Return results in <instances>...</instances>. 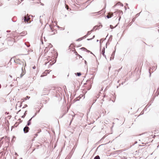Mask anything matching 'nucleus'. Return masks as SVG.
<instances>
[{"label": "nucleus", "mask_w": 159, "mask_h": 159, "mask_svg": "<svg viewBox=\"0 0 159 159\" xmlns=\"http://www.w3.org/2000/svg\"><path fill=\"white\" fill-rule=\"evenodd\" d=\"M116 5H120L121 6L123 7V4L122 3H120V2H118L117 3L116 5L113 6L112 7L113 8H114L116 6Z\"/></svg>", "instance_id": "obj_7"}, {"label": "nucleus", "mask_w": 159, "mask_h": 159, "mask_svg": "<svg viewBox=\"0 0 159 159\" xmlns=\"http://www.w3.org/2000/svg\"><path fill=\"white\" fill-rule=\"evenodd\" d=\"M106 45H107V44H106ZM107 45L106 46V48H107Z\"/></svg>", "instance_id": "obj_51"}, {"label": "nucleus", "mask_w": 159, "mask_h": 159, "mask_svg": "<svg viewBox=\"0 0 159 159\" xmlns=\"http://www.w3.org/2000/svg\"><path fill=\"white\" fill-rule=\"evenodd\" d=\"M120 16V17H119V20H120V18H121V16Z\"/></svg>", "instance_id": "obj_36"}, {"label": "nucleus", "mask_w": 159, "mask_h": 159, "mask_svg": "<svg viewBox=\"0 0 159 159\" xmlns=\"http://www.w3.org/2000/svg\"><path fill=\"white\" fill-rule=\"evenodd\" d=\"M94 37H95V36L94 35V36H93V38H94Z\"/></svg>", "instance_id": "obj_48"}, {"label": "nucleus", "mask_w": 159, "mask_h": 159, "mask_svg": "<svg viewBox=\"0 0 159 159\" xmlns=\"http://www.w3.org/2000/svg\"><path fill=\"white\" fill-rule=\"evenodd\" d=\"M22 65H24V62L22 61Z\"/></svg>", "instance_id": "obj_34"}, {"label": "nucleus", "mask_w": 159, "mask_h": 159, "mask_svg": "<svg viewBox=\"0 0 159 159\" xmlns=\"http://www.w3.org/2000/svg\"><path fill=\"white\" fill-rule=\"evenodd\" d=\"M25 66H26V63H25Z\"/></svg>", "instance_id": "obj_46"}, {"label": "nucleus", "mask_w": 159, "mask_h": 159, "mask_svg": "<svg viewBox=\"0 0 159 159\" xmlns=\"http://www.w3.org/2000/svg\"><path fill=\"white\" fill-rule=\"evenodd\" d=\"M21 105H20V107H21Z\"/></svg>", "instance_id": "obj_47"}, {"label": "nucleus", "mask_w": 159, "mask_h": 159, "mask_svg": "<svg viewBox=\"0 0 159 159\" xmlns=\"http://www.w3.org/2000/svg\"><path fill=\"white\" fill-rule=\"evenodd\" d=\"M27 107V105L26 104H25L23 107V108H25Z\"/></svg>", "instance_id": "obj_23"}, {"label": "nucleus", "mask_w": 159, "mask_h": 159, "mask_svg": "<svg viewBox=\"0 0 159 159\" xmlns=\"http://www.w3.org/2000/svg\"><path fill=\"white\" fill-rule=\"evenodd\" d=\"M98 40H97V42H98Z\"/></svg>", "instance_id": "obj_49"}, {"label": "nucleus", "mask_w": 159, "mask_h": 159, "mask_svg": "<svg viewBox=\"0 0 159 159\" xmlns=\"http://www.w3.org/2000/svg\"><path fill=\"white\" fill-rule=\"evenodd\" d=\"M36 114H35V115H34L32 118H33L34 117L36 116Z\"/></svg>", "instance_id": "obj_33"}, {"label": "nucleus", "mask_w": 159, "mask_h": 159, "mask_svg": "<svg viewBox=\"0 0 159 159\" xmlns=\"http://www.w3.org/2000/svg\"><path fill=\"white\" fill-rule=\"evenodd\" d=\"M20 159H22V158H21Z\"/></svg>", "instance_id": "obj_53"}, {"label": "nucleus", "mask_w": 159, "mask_h": 159, "mask_svg": "<svg viewBox=\"0 0 159 159\" xmlns=\"http://www.w3.org/2000/svg\"><path fill=\"white\" fill-rule=\"evenodd\" d=\"M85 61V64H87V61H86L85 60V61Z\"/></svg>", "instance_id": "obj_30"}, {"label": "nucleus", "mask_w": 159, "mask_h": 159, "mask_svg": "<svg viewBox=\"0 0 159 159\" xmlns=\"http://www.w3.org/2000/svg\"><path fill=\"white\" fill-rule=\"evenodd\" d=\"M30 16H31V17H33V16H32V15H30L29 17H30Z\"/></svg>", "instance_id": "obj_37"}, {"label": "nucleus", "mask_w": 159, "mask_h": 159, "mask_svg": "<svg viewBox=\"0 0 159 159\" xmlns=\"http://www.w3.org/2000/svg\"><path fill=\"white\" fill-rule=\"evenodd\" d=\"M15 155H17V154L16 153H15Z\"/></svg>", "instance_id": "obj_45"}, {"label": "nucleus", "mask_w": 159, "mask_h": 159, "mask_svg": "<svg viewBox=\"0 0 159 159\" xmlns=\"http://www.w3.org/2000/svg\"><path fill=\"white\" fill-rule=\"evenodd\" d=\"M157 68V65H156V66H153V67H152V71L153 70V71H154Z\"/></svg>", "instance_id": "obj_9"}, {"label": "nucleus", "mask_w": 159, "mask_h": 159, "mask_svg": "<svg viewBox=\"0 0 159 159\" xmlns=\"http://www.w3.org/2000/svg\"><path fill=\"white\" fill-rule=\"evenodd\" d=\"M25 44L28 47L30 46V45L28 43H25Z\"/></svg>", "instance_id": "obj_17"}, {"label": "nucleus", "mask_w": 159, "mask_h": 159, "mask_svg": "<svg viewBox=\"0 0 159 159\" xmlns=\"http://www.w3.org/2000/svg\"><path fill=\"white\" fill-rule=\"evenodd\" d=\"M76 75H77L78 76H80L81 75V73L80 72H77V73H76Z\"/></svg>", "instance_id": "obj_15"}, {"label": "nucleus", "mask_w": 159, "mask_h": 159, "mask_svg": "<svg viewBox=\"0 0 159 159\" xmlns=\"http://www.w3.org/2000/svg\"><path fill=\"white\" fill-rule=\"evenodd\" d=\"M41 18V16H40V17H39V18H40V20H39V21H40V22L41 23V20L40 19V18Z\"/></svg>", "instance_id": "obj_26"}, {"label": "nucleus", "mask_w": 159, "mask_h": 159, "mask_svg": "<svg viewBox=\"0 0 159 159\" xmlns=\"http://www.w3.org/2000/svg\"><path fill=\"white\" fill-rule=\"evenodd\" d=\"M93 31V30H91L90 31H88V33H87V35H89V34H90L91 32Z\"/></svg>", "instance_id": "obj_18"}, {"label": "nucleus", "mask_w": 159, "mask_h": 159, "mask_svg": "<svg viewBox=\"0 0 159 159\" xmlns=\"http://www.w3.org/2000/svg\"><path fill=\"white\" fill-rule=\"evenodd\" d=\"M91 39H87V40H89Z\"/></svg>", "instance_id": "obj_41"}, {"label": "nucleus", "mask_w": 159, "mask_h": 159, "mask_svg": "<svg viewBox=\"0 0 159 159\" xmlns=\"http://www.w3.org/2000/svg\"><path fill=\"white\" fill-rule=\"evenodd\" d=\"M29 130V128L27 126H25L23 129V131L25 133H27L28 132Z\"/></svg>", "instance_id": "obj_3"}, {"label": "nucleus", "mask_w": 159, "mask_h": 159, "mask_svg": "<svg viewBox=\"0 0 159 159\" xmlns=\"http://www.w3.org/2000/svg\"><path fill=\"white\" fill-rule=\"evenodd\" d=\"M110 68H111V67H109V70L110 69Z\"/></svg>", "instance_id": "obj_44"}, {"label": "nucleus", "mask_w": 159, "mask_h": 159, "mask_svg": "<svg viewBox=\"0 0 159 159\" xmlns=\"http://www.w3.org/2000/svg\"><path fill=\"white\" fill-rule=\"evenodd\" d=\"M81 49H83V50H86V51H87V52H90V53H91V54H93V53H92V52H90V51H89L88 50H87L85 48H81Z\"/></svg>", "instance_id": "obj_10"}, {"label": "nucleus", "mask_w": 159, "mask_h": 159, "mask_svg": "<svg viewBox=\"0 0 159 159\" xmlns=\"http://www.w3.org/2000/svg\"><path fill=\"white\" fill-rule=\"evenodd\" d=\"M121 68H122V67H121L118 70V71H120V70H121Z\"/></svg>", "instance_id": "obj_31"}, {"label": "nucleus", "mask_w": 159, "mask_h": 159, "mask_svg": "<svg viewBox=\"0 0 159 159\" xmlns=\"http://www.w3.org/2000/svg\"><path fill=\"white\" fill-rule=\"evenodd\" d=\"M94 159H100V157L98 155L95 156Z\"/></svg>", "instance_id": "obj_13"}, {"label": "nucleus", "mask_w": 159, "mask_h": 159, "mask_svg": "<svg viewBox=\"0 0 159 159\" xmlns=\"http://www.w3.org/2000/svg\"><path fill=\"white\" fill-rule=\"evenodd\" d=\"M23 20H24V22L27 23H29L28 21L30 20V17H26V16L22 17Z\"/></svg>", "instance_id": "obj_1"}, {"label": "nucleus", "mask_w": 159, "mask_h": 159, "mask_svg": "<svg viewBox=\"0 0 159 159\" xmlns=\"http://www.w3.org/2000/svg\"><path fill=\"white\" fill-rule=\"evenodd\" d=\"M102 27V25H99V26H95L94 27H93V29L92 30H94L98 29L100 28H101Z\"/></svg>", "instance_id": "obj_5"}, {"label": "nucleus", "mask_w": 159, "mask_h": 159, "mask_svg": "<svg viewBox=\"0 0 159 159\" xmlns=\"http://www.w3.org/2000/svg\"><path fill=\"white\" fill-rule=\"evenodd\" d=\"M30 124H31L30 122L28 121L27 124V125L29 126V125H30Z\"/></svg>", "instance_id": "obj_19"}, {"label": "nucleus", "mask_w": 159, "mask_h": 159, "mask_svg": "<svg viewBox=\"0 0 159 159\" xmlns=\"http://www.w3.org/2000/svg\"><path fill=\"white\" fill-rule=\"evenodd\" d=\"M35 136H37V135L36 134H35Z\"/></svg>", "instance_id": "obj_40"}, {"label": "nucleus", "mask_w": 159, "mask_h": 159, "mask_svg": "<svg viewBox=\"0 0 159 159\" xmlns=\"http://www.w3.org/2000/svg\"><path fill=\"white\" fill-rule=\"evenodd\" d=\"M95 101H96V100H95V102H95Z\"/></svg>", "instance_id": "obj_54"}, {"label": "nucleus", "mask_w": 159, "mask_h": 159, "mask_svg": "<svg viewBox=\"0 0 159 159\" xmlns=\"http://www.w3.org/2000/svg\"><path fill=\"white\" fill-rule=\"evenodd\" d=\"M102 39L100 40V42H101V41Z\"/></svg>", "instance_id": "obj_56"}, {"label": "nucleus", "mask_w": 159, "mask_h": 159, "mask_svg": "<svg viewBox=\"0 0 159 159\" xmlns=\"http://www.w3.org/2000/svg\"><path fill=\"white\" fill-rule=\"evenodd\" d=\"M125 9L126 10V7H125Z\"/></svg>", "instance_id": "obj_42"}, {"label": "nucleus", "mask_w": 159, "mask_h": 159, "mask_svg": "<svg viewBox=\"0 0 159 159\" xmlns=\"http://www.w3.org/2000/svg\"><path fill=\"white\" fill-rule=\"evenodd\" d=\"M8 113H9L8 112H6V113H5V114H8Z\"/></svg>", "instance_id": "obj_35"}, {"label": "nucleus", "mask_w": 159, "mask_h": 159, "mask_svg": "<svg viewBox=\"0 0 159 159\" xmlns=\"http://www.w3.org/2000/svg\"><path fill=\"white\" fill-rule=\"evenodd\" d=\"M9 76H10V77L11 78H12V76L11 75H9Z\"/></svg>", "instance_id": "obj_38"}, {"label": "nucleus", "mask_w": 159, "mask_h": 159, "mask_svg": "<svg viewBox=\"0 0 159 159\" xmlns=\"http://www.w3.org/2000/svg\"><path fill=\"white\" fill-rule=\"evenodd\" d=\"M81 40V38H80V39H77V41H80V40Z\"/></svg>", "instance_id": "obj_25"}, {"label": "nucleus", "mask_w": 159, "mask_h": 159, "mask_svg": "<svg viewBox=\"0 0 159 159\" xmlns=\"http://www.w3.org/2000/svg\"><path fill=\"white\" fill-rule=\"evenodd\" d=\"M105 48L104 47L103 48L102 51V55L106 59H107L106 57V56L105 54Z\"/></svg>", "instance_id": "obj_6"}, {"label": "nucleus", "mask_w": 159, "mask_h": 159, "mask_svg": "<svg viewBox=\"0 0 159 159\" xmlns=\"http://www.w3.org/2000/svg\"><path fill=\"white\" fill-rule=\"evenodd\" d=\"M10 31H7V32H10Z\"/></svg>", "instance_id": "obj_43"}, {"label": "nucleus", "mask_w": 159, "mask_h": 159, "mask_svg": "<svg viewBox=\"0 0 159 159\" xmlns=\"http://www.w3.org/2000/svg\"><path fill=\"white\" fill-rule=\"evenodd\" d=\"M114 52H113V53H112V54H111V57H110V60H111V57H113L114 58Z\"/></svg>", "instance_id": "obj_16"}, {"label": "nucleus", "mask_w": 159, "mask_h": 159, "mask_svg": "<svg viewBox=\"0 0 159 159\" xmlns=\"http://www.w3.org/2000/svg\"><path fill=\"white\" fill-rule=\"evenodd\" d=\"M27 111H25V113L24 114V115H25H25H26V114H27Z\"/></svg>", "instance_id": "obj_24"}, {"label": "nucleus", "mask_w": 159, "mask_h": 159, "mask_svg": "<svg viewBox=\"0 0 159 159\" xmlns=\"http://www.w3.org/2000/svg\"><path fill=\"white\" fill-rule=\"evenodd\" d=\"M1 138V139H2V138Z\"/></svg>", "instance_id": "obj_52"}, {"label": "nucleus", "mask_w": 159, "mask_h": 159, "mask_svg": "<svg viewBox=\"0 0 159 159\" xmlns=\"http://www.w3.org/2000/svg\"><path fill=\"white\" fill-rule=\"evenodd\" d=\"M113 16V13L111 12H109L108 13L107 16V17L108 19L110 18Z\"/></svg>", "instance_id": "obj_4"}, {"label": "nucleus", "mask_w": 159, "mask_h": 159, "mask_svg": "<svg viewBox=\"0 0 159 159\" xmlns=\"http://www.w3.org/2000/svg\"><path fill=\"white\" fill-rule=\"evenodd\" d=\"M30 98V97H29L28 96H27L26 98H25V100H26L27 99H29Z\"/></svg>", "instance_id": "obj_22"}, {"label": "nucleus", "mask_w": 159, "mask_h": 159, "mask_svg": "<svg viewBox=\"0 0 159 159\" xmlns=\"http://www.w3.org/2000/svg\"><path fill=\"white\" fill-rule=\"evenodd\" d=\"M25 116L24 115L22 116L21 117L22 118H24L25 117Z\"/></svg>", "instance_id": "obj_27"}, {"label": "nucleus", "mask_w": 159, "mask_h": 159, "mask_svg": "<svg viewBox=\"0 0 159 159\" xmlns=\"http://www.w3.org/2000/svg\"><path fill=\"white\" fill-rule=\"evenodd\" d=\"M35 68H36V67H35V66H33V69H35Z\"/></svg>", "instance_id": "obj_29"}, {"label": "nucleus", "mask_w": 159, "mask_h": 159, "mask_svg": "<svg viewBox=\"0 0 159 159\" xmlns=\"http://www.w3.org/2000/svg\"><path fill=\"white\" fill-rule=\"evenodd\" d=\"M155 137V138L156 139H157V136H156L155 135H152L151 136V137H150L149 139H151V138H154Z\"/></svg>", "instance_id": "obj_11"}, {"label": "nucleus", "mask_w": 159, "mask_h": 159, "mask_svg": "<svg viewBox=\"0 0 159 159\" xmlns=\"http://www.w3.org/2000/svg\"><path fill=\"white\" fill-rule=\"evenodd\" d=\"M22 73L20 75V78H21L25 74V70H23V66L21 67Z\"/></svg>", "instance_id": "obj_2"}, {"label": "nucleus", "mask_w": 159, "mask_h": 159, "mask_svg": "<svg viewBox=\"0 0 159 159\" xmlns=\"http://www.w3.org/2000/svg\"><path fill=\"white\" fill-rule=\"evenodd\" d=\"M32 118H31V119H30L28 120V121L30 122V121H31V120H32Z\"/></svg>", "instance_id": "obj_28"}, {"label": "nucleus", "mask_w": 159, "mask_h": 159, "mask_svg": "<svg viewBox=\"0 0 159 159\" xmlns=\"http://www.w3.org/2000/svg\"><path fill=\"white\" fill-rule=\"evenodd\" d=\"M110 28L111 29H112L114 28L113 26L111 25H110Z\"/></svg>", "instance_id": "obj_21"}, {"label": "nucleus", "mask_w": 159, "mask_h": 159, "mask_svg": "<svg viewBox=\"0 0 159 159\" xmlns=\"http://www.w3.org/2000/svg\"><path fill=\"white\" fill-rule=\"evenodd\" d=\"M137 143V141H136V142H135L134 144H136V143Z\"/></svg>", "instance_id": "obj_39"}, {"label": "nucleus", "mask_w": 159, "mask_h": 159, "mask_svg": "<svg viewBox=\"0 0 159 159\" xmlns=\"http://www.w3.org/2000/svg\"><path fill=\"white\" fill-rule=\"evenodd\" d=\"M21 1H23V0H21Z\"/></svg>", "instance_id": "obj_50"}, {"label": "nucleus", "mask_w": 159, "mask_h": 159, "mask_svg": "<svg viewBox=\"0 0 159 159\" xmlns=\"http://www.w3.org/2000/svg\"><path fill=\"white\" fill-rule=\"evenodd\" d=\"M20 61V60H17L16 61V63H17V64H20V65H21L22 64V63H20L19 61Z\"/></svg>", "instance_id": "obj_14"}, {"label": "nucleus", "mask_w": 159, "mask_h": 159, "mask_svg": "<svg viewBox=\"0 0 159 159\" xmlns=\"http://www.w3.org/2000/svg\"><path fill=\"white\" fill-rule=\"evenodd\" d=\"M117 13H119V16H120L121 15H122L123 14V12L121 11H119L117 12Z\"/></svg>", "instance_id": "obj_8"}, {"label": "nucleus", "mask_w": 159, "mask_h": 159, "mask_svg": "<svg viewBox=\"0 0 159 159\" xmlns=\"http://www.w3.org/2000/svg\"><path fill=\"white\" fill-rule=\"evenodd\" d=\"M20 111V110L19 111H18V112Z\"/></svg>", "instance_id": "obj_55"}, {"label": "nucleus", "mask_w": 159, "mask_h": 159, "mask_svg": "<svg viewBox=\"0 0 159 159\" xmlns=\"http://www.w3.org/2000/svg\"><path fill=\"white\" fill-rule=\"evenodd\" d=\"M115 72H119L118 70H115Z\"/></svg>", "instance_id": "obj_32"}, {"label": "nucleus", "mask_w": 159, "mask_h": 159, "mask_svg": "<svg viewBox=\"0 0 159 159\" xmlns=\"http://www.w3.org/2000/svg\"><path fill=\"white\" fill-rule=\"evenodd\" d=\"M144 109L143 110V111H142L140 113V116L141 115H142L143 114V113H144Z\"/></svg>", "instance_id": "obj_20"}, {"label": "nucleus", "mask_w": 159, "mask_h": 159, "mask_svg": "<svg viewBox=\"0 0 159 159\" xmlns=\"http://www.w3.org/2000/svg\"><path fill=\"white\" fill-rule=\"evenodd\" d=\"M151 68H149V77H150L151 76V73L153 72V71H152V72H151Z\"/></svg>", "instance_id": "obj_12"}]
</instances>
